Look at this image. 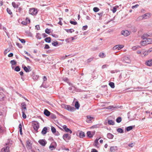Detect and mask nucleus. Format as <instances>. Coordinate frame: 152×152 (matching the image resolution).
I'll list each match as a JSON object with an SVG mask.
<instances>
[{
	"mask_svg": "<svg viewBox=\"0 0 152 152\" xmlns=\"http://www.w3.org/2000/svg\"><path fill=\"white\" fill-rule=\"evenodd\" d=\"M33 126L34 129L37 132L39 128V123L37 121H34L33 123Z\"/></svg>",
	"mask_w": 152,
	"mask_h": 152,
	"instance_id": "obj_1",
	"label": "nucleus"
},
{
	"mask_svg": "<svg viewBox=\"0 0 152 152\" xmlns=\"http://www.w3.org/2000/svg\"><path fill=\"white\" fill-rule=\"evenodd\" d=\"M63 138L65 141L67 142L71 139V135L67 134H65L63 136Z\"/></svg>",
	"mask_w": 152,
	"mask_h": 152,
	"instance_id": "obj_2",
	"label": "nucleus"
},
{
	"mask_svg": "<svg viewBox=\"0 0 152 152\" xmlns=\"http://www.w3.org/2000/svg\"><path fill=\"white\" fill-rule=\"evenodd\" d=\"M37 12V9L34 8L30 9L29 11V14L32 15H36Z\"/></svg>",
	"mask_w": 152,
	"mask_h": 152,
	"instance_id": "obj_3",
	"label": "nucleus"
},
{
	"mask_svg": "<svg viewBox=\"0 0 152 152\" xmlns=\"http://www.w3.org/2000/svg\"><path fill=\"white\" fill-rule=\"evenodd\" d=\"M151 16L150 14L149 13H146L141 16L138 18L140 19H146L150 18Z\"/></svg>",
	"mask_w": 152,
	"mask_h": 152,
	"instance_id": "obj_4",
	"label": "nucleus"
},
{
	"mask_svg": "<svg viewBox=\"0 0 152 152\" xmlns=\"http://www.w3.org/2000/svg\"><path fill=\"white\" fill-rule=\"evenodd\" d=\"M38 142L41 145L43 146H45L47 143L46 141L44 139L39 140Z\"/></svg>",
	"mask_w": 152,
	"mask_h": 152,
	"instance_id": "obj_5",
	"label": "nucleus"
},
{
	"mask_svg": "<svg viewBox=\"0 0 152 152\" xmlns=\"http://www.w3.org/2000/svg\"><path fill=\"white\" fill-rule=\"evenodd\" d=\"M56 143L55 142L52 143L49 147V149L52 151L55 149L56 148Z\"/></svg>",
	"mask_w": 152,
	"mask_h": 152,
	"instance_id": "obj_6",
	"label": "nucleus"
},
{
	"mask_svg": "<svg viewBox=\"0 0 152 152\" xmlns=\"http://www.w3.org/2000/svg\"><path fill=\"white\" fill-rule=\"evenodd\" d=\"M123 61L125 62L128 64L130 63L131 62L130 59L128 57L125 56L124 57Z\"/></svg>",
	"mask_w": 152,
	"mask_h": 152,
	"instance_id": "obj_7",
	"label": "nucleus"
},
{
	"mask_svg": "<svg viewBox=\"0 0 152 152\" xmlns=\"http://www.w3.org/2000/svg\"><path fill=\"white\" fill-rule=\"evenodd\" d=\"M26 104L25 102H23L21 104L22 111H26Z\"/></svg>",
	"mask_w": 152,
	"mask_h": 152,
	"instance_id": "obj_8",
	"label": "nucleus"
},
{
	"mask_svg": "<svg viewBox=\"0 0 152 152\" xmlns=\"http://www.w3.org/2000/svg\"><path fill=\"white\" fill-rule=\"evenodd\" d=\"M121 34L125 36H127L130 34V32L126 30L123 31H121Z\"/></svg>",
	"mask_w": 152,
	"mask_h": 152,
	"instance_id": "obj_9",
	"label": "nucleus"
},
{
	"mask_svg": "<svg viewBox=\"0 0 152 152\" xmlns=\"http://www.w3.org/2000/svg\"><path fill=\"white\" fill-rule=\"evenodd\" d=\"M94 119V118L89 115L87 116L86 122L88 123H91L92 122V120Z\"/></svg>",
	"mask_w": 152,
	"mask_h": 152,
	"instance_id": "obj_10",
	"label": "nucleus"
},
{
	"mask_svg": "<svg viewBox=\"0 0 152 152\" xmlns=\"http://www.w3.org/2000/svg\"><path fill=\"white\" fill-rule=\"evenodd\" d=\"M22 68L26 72H29L30 71L29 69L31 68V67L29 66H28L27 67L25 65H23Z\"/></svg>",
	"mask_w": 152,
	"mask_h": 152,
	"instance_id": "obj_11",
	"label": "nucleus"
},
{
	"mask_svg": "<svg viewBox=\"0 0 152 152\" xmlns=\"http://www.w3.org/2000/svg\"><path fill=\"white\" fill-rule=\"evenodd\" d=\"M62 127L63 129L65 130L66 132H69L70 134H71L72 132L71 130L69 128H67V126L66 125H64Z\"/></svg>",
	"mask_w": 152,
	"mask_h": 152,
	"instance_id": "obj_12",
	"label": "nucleus"
},
{
	"mask_svg": "<svg viewBox=\"0 0 152 152\" xmlns=\"http://www.w3.org/2000/svg\"><path fill=\"white\" fill-rule=\"evenodd\" d=\"M9 148L8 146L4 147L1 149V152H9Z\"/></svg>",
	"mask_w": 152,
	"mask_h": 152,
	"instance_id": "obj_13",
	"label": "nucleus"
},
{
	"mask_svg": "<svg viewBox=\"0 0 152 152\" xmlns=\"http://www.w3.org/2000/svg\"><path fill=\"white\" fill-rule=\"evenodd\" d=\"M27 145L26 147L28 149H31V144L29 140L27 141H26Z\"/></svg>",
	"mask_w": 152,
	"mask_h": 152,
	"instance_id": "obj_14",
	"label": "nucleus"
},
{
	"mask_svg": "<svg viewBox=\"0 0 152 152\" xmlns=\"http://www.w3.org/2000/svg\"><path fill=\"white\" fill-rule=\"evenodd\" d=\"M145 64L148 66H151L152 65V59L146 61Z\"/></svg>",
	"mask_w": 152,
	"mask_h": 152,
	"instance_id": "obj_15",
	"label": "nucleus"
},
{
	"mask_svg": "<svg viewBox=\"0 0 152 152\" xmlns=\"http://www.w3.org/2000/svg\"><path fill=\"white\" fill-rule=\"evenodd\" d=\"M66 109L68 110L71 111H74L75 110V109L74 107H71L70 106H67Z\"/></svg>",
	"mask_w": 152,
	"mask_h": 152,
	"instance_id": "obj_16",
	"label": "nucleus"
},
{
	"mask_svg": "<svg viewBox=\"0 0 152 152\" xmlns=\"http://www.w3.org/2000/svg\"><path fill=\"white\" fill-rule=\"evenodd\" d=\"M117 147L116 146H114L111 147L110 148V150L111 152H114L117 150Z\"/></svg>",
	"mask_w": 152,
	"mask_h": 152,
	"instance_id": "obj_17",
	"label": "nucleus"
},
{
	"mask_svg": "<svg viewBox=\"0 0 152 152\" xmlns=\"http://www.w3.org/2000/svg\"><path fill=\"white\" fill-rule=\"evenodd\" d=\"M44 113L45 115L47 116H49L50 114V113L46 109L44 110Z\"/></svg>",
	"mask_w": 152,
	"mask_h": 152,
	"instance_id": "obj_18",
	"label": "nucleus"
},
{
	"mask_svg": "<svg viewBox=\"0 0 152 152\" xmlns=\"http://www.w3.org/2000/svg\"><path fill=\"white\" fill-rule=\"evenodd\" d=\"M10 63L11 64L12 68V69H14V67L13 66L16 64V61L15 60H11L10 61Z\"/></svg>",
	"mask_w": 152,
	"mask_h": 152,
	"instance_id": "obj_19",
	"label": "nucleus"
},
{
	"mask_svg": "<svg viewBox=\"0 0 152 152\" xmlns=\"http://www.w3.org/2000/svg\"><path fill=\"white\" fill-rule=\"evenodd\" d=\"M149 35L147 34H144L142 37V38L143 39H148Z\"/></svg>",
	"mask_w": 152,
	"mask_h": 152,
	"instance_id": "obj_20",
	"label": "nucleus"
},
{
	"mask_svg": "<svg viewBox=\"0 0 152 152\" xmlns=\"http://www.w3.org/2000/svg\"><path fill=\"white\" fill-rule=\"evenodd\" d=\"M140 44L142 46H145L146 45H148L146 40L141 41L140 42Z\"/></svg>",
	"mask_w": 152,
	"mask_h": 152,
	"instance_id": "obj_21",
	"label": "nucleus"
},
{
	"mask_svg": "<svg viewBox=\"0 0 152 152\" xmlns=\"http://www.w3.org/2000/svg\"><path fill=\"white\" fill-rule=\"evenodd\" d=\"M47 127H44L43 128V129L42 131V134L43 135L47 133Z\"/></svg>",
	"mask_w": 152,
	"mask_h": 152,
	"instance_id": "obj_22",
	"label": "nucleus"
},
{
	"mask_svg": "<svg viewBox=\"0 0 152 152\" xmlns=\"http://www.w3.org/2000/svg\"><path fill=\"white\" fill-rule=\"evenodd\" d=\"M79 136L80 138H83L85 136L84 133L82 131H81L79 133Z\"/></svg>",
	"mask_w": 152,
	"mask_h": 152,
	"instance_id": "obj_23",
	"label": "nucleus"
},
{
	"mask_svg": "<svg viewBox=\"0 0 152 152\" xmlns=\"http://www.w3.org/2000/svg\"><path fill=\"white\" fill-rule=\"evenodd\" d=\"M107 137L110 139H112L114 137V136L112 134L110 133H108L107 135Z\"/></svg>",
	"mask_w": 152,
	"mask_h": 152,
	"instance_id": "obj_24",
	"label": "nucleus"
},
{
	"mask_svg": "<svg viewBox=\"0 0 152 152\" xmlns=\"http://www.w3.org/2000/svg\"><path fill=\"white\" fill-rule=\"evenodd\" d=\"M51 39L50 37H48L45 39V41L46 42L50 43L51 42Z\"/></svg>",
	"mask_w": 152,
	"mask_h": 152,
	"instance_id": "obj_25",
	"label": "nucleus"
},
{
	"mask_svg": "<svg viewBox=\"0 0 152 152\" xmlns=\"http://www.w3.org/2000/svg\"><path fill=\"white\" fill-rule=\"evenodd\" d=\"M148 52L147 51H142L141 56L143 57V56H145L147 55L148 54Z\"/></svg>",
	"mask_w": 152,
	"mask_h": 152,
	"instance_id": "obj_26",
	"label": "nucleus"
},
{
	"mask_svg": "<svg viewBox=\"0 0 152 152\" xmlns=\"http://www.w3.org/2000/svg\"><path fill=\"white\" fill-rule=\"evenodd\" d=\"M148 44L152 43V39L148 38L145 39Z\"/></svg>",
	"mask_w": 152,
	"mask_h": 152,
	"instance_id": "obj_27",
	"label": "nucleus"
},
{
	"mask_svg": "<svg viewBox=\"0 0 152 152\" xmlns=\"http://www.w3.org/2000/svg\"><path fill=\"white\" fill-rule=\"evenodd\" d=\"M134 126H130L127 127L126 128V131H129L131 130L133 128V127H134Z\"/></svg>",
	"mask_w": 152,
	"mask_h": 152,
	"instance_id": "obj_28",
	"label": "nucleus"
},
{
	"mask_svg": "<svg viewBox=\"0 0 152 152\" xmlns=\"http://www.w3.org/2000/svg\"><path fill=\"white\" fill-rule=\"evenodd\" d=\"M65 30L68 33H72L75 31V30L72 29H66Z\"/></svg>",
	"mask_w": 152,
	"mask_h": 152,
	"instance_id": "obj_29",
	"label": "nucleus"
},
{
	"mask_svg": "<svg viewBox=\"0 0 152 152\" xmlns=\"http://www.w3.org/2000/svg\"><path fill=\"white\" fill-rule=\"evenodd\" d=\"M36 37L37 39H41V34L39 33H37V34L36 36Z\"/></svg>",
	"mask_w": 152,
	"mask_h": 152,
	"instance_id": "obj_30",
	"label": "nucleus"
},
{
	"mask_svg": "<svg viewBox=\"0 0 152 152\" xmlns=\"http://www.w3.org/2000/svg\"><path fill=\"white\" fill-rule=\"evenodd\" d=\"M108 123L109 125H113L114 124L115 122L112 120H108Z\"/></svg>",
	"mask_w": 152,
	"mask_h": 152,
	"instance_id": "obj_31",
	"label": "nucleus"
},
{
	"mask_svg": "<svg viewBox=\"0 0 152 152\" xmlns=\"http://www.w3.org/2000/svg\"><path fill=\"white\" fill-rule=\"evenodd\" d=\"M109 85L112 88H114L115 87V84L114 83L111 82L109 83Z\"/></svg>",
	"mask_w": 152,
	"mask_h": 152,
	"instance_id": "obj_32",
	"label": "nucleus"
},
{
	"mask_svg": "<svg viewBox=\"0 0 152 152\" xmlns=\"http://www.w3.org/2000/svg\"><path fill=\"white\" fill-rule=\"evenodd\" d=\"M12 5L13 7L14 8H17L18 7V4H16L15 2H12Z\"/></svg>",
	"mask_w": 152,
	"mask_h": 152,
	"instance_id": "obj_33",
	"label": "nucleus"
},
{
	"mask_svg": "<svg viewBox=\"0 0 152 152\" xmlns=\"http://www.w3.org/2000/svg\"><path fill=\"white\" fill-rule=\"evenodd\" d=\"M99 138L98 139H96V140H95L94 141V143H95V145L94 146L96 147H99L98 146V140L99 139Z\"/></svg>",
	"mask_w": 152,
	"mask_h": 152,
	"instance_id": "obj_34",
	"label": "nucleus"
},
{
	"mask_svg": "<svg viewBox=\"0 0 152 152\" xmlns=\"http://www.w3.org/2000/svg\"><path fill=\"white\" fill-rule=\"evenodd\" d=\"M117 132L120 133H123L124 131L123 129L121 128H118L117 130Z\"/></svg>",
	"mask_w": 152,
	"mask_h": 152,
	"instance_id": "obj_35",
	"label": "nucleus"
},
{
	"mask_svg": "<svg viewBox=\"0 0 152 152\" xmlns=\"http://www.w3.org/2000/svg\"><path fill=\"white\" fill-rule=\"evenodd\" d=\"M88 136L89 137H92L93 136V134H92L90 131H88L87 132Z\"/></svg>",
	"mask_w": 152,
	"mask_h": 152,
	"instance_id": "obj_36",
	"label": "nucleus"
},
{
	"mask_svg": "<svg viewBox=\"0 0 152 152\" xmlns=\"http://www.w3.org/2000/svg\"><path fill=\"white\" fill-rule=\"evenodd\" d=\"M99 56L102 58H103L105 56V54L103 53H100L99 54Z\"/></svg>",
	"mask_w": 152,
	"mask_h": 152,
	"instance_id": "obj_37",
	"label": "nucleus"
},
{
	"mask_svg": "<svg viewBox=\"0 0 152 152\" xmlns=\"http://www.w3.org/2000/svg\"><path fill=\"white\" fill-rule=\"evenodd\" d=\"M52 45L54 46H57L58 45V42L57 41H53L52 43Z\"/></svg>",
	"mask_w": 152,
	"mask_h": 152,
	"instance_id": "obj_38",
	"label": "nucleus"
},
{
	"mask_svg": "<svg viewBox=\"0 0 152 152\" xmlns=\"http://www.w3.org/2000/svg\"><path fill=\"white\" fill-rule=\"evenodd\" d=\"M140 48V47L139 46L137 45V46L133 47L132 48V49L133 50H135Z\"/></svg>",
	"mask_w": 152,
	"mask_h": 152,
	"instance_id": "obj_39",
	"label": "nucleus"
},
{
	"mask_svg": "<svg viewBox=\"0 0 152 152\" xmlns=\"http://www.w3.org/2000/svg\"><path fill=\"white\" fill-rule=\"evenodd\" d=\"M75 107L77 109H78L80 107V104L78 102H75Z\"/></svg>",
	"mask_w": 152,
	"mask_h": 152,
	"instance_id": "obj_40",
	"label": "nucleus"
},
{
	"mask_svg": "<svg viewBox=\"0 0 152 152\" xmlns=\"http://www.w3.org/2000/svg\"><path fill=\"white\" fill-rule=\"evenodd\" d=\"M50 117L54 119H56V115L55 114H54L53 113L50 114Z\"/></svg>",
	"mask_w": 152,
	"mask_h": 152,
	"instance_id": "obj_41",
	"label": "nucleus"
},
{
	"mask_svg": "<svg viewBox=\"0 0 152 152\" xmlns=\"http://www.w3.org/2000/svg\"><path fill=\"white\" fill-rule=\"evenodd\" d=\"M121 117H118L116 119V121L118 123H120L121 121Z\"/></svg>",
	"mask_w": 152,
	"mask_h": 152,
	"instance_id": "obj_42",
	"label": "nucleus"
},
{
	"mask_svg": "<svg viewBox=\"0 0 152 152\" xmlns=\"http://www.w3.org/2000/svg\"><path fill=\"white\" fill-rule=\"evenodd\" d=\"M26 111H22V117L24 119H25L26 117V115L25 114V113Z\"/></svg>",
	"mask_w": 152,
	"mask_h": 152,
	"instance_id": "obj_43",
	"label": "nucleus"
},
{
	"mask_svg": "<svg viewBox=\"0 0 152 152\" xmlns=\"http://www.w3.org/2000/svg\"><path fill=\"white\" fill-rule=\"evenodd\" d=\"M51 130L53 133L56 132V129L53 126H51Z\"/></svg>",
	"mask_w": 152,
	"mask_h": 152,
	"instance_id": "obj_44",
	"label": "nucleus"
},
{
	"mask_svg": "<svg viewBox=\"0 0 152 152\" xmlns=\"http://www.w3.org/2000/svg\"><path fill=\"white\" fill-rule=\"evenodd\" d=\"M4 96V95L2 93H0V100H3Z\"/></svg>",
	"mask_w": 152,
	"mask_h": 152,
	"instance_id": "obj_45",
	"label": "nucleus"
},
{
	"mask_svg": "<svg viewBox=\"0 0 152 152\" xmlns=\"http://www.w3.org/2000/svg\"><path fill=\"white\" fill-rule=\"evenodd\" d=\"M33 78L34 80H37L39 78V76L36 75H34L33 76Z\"/></svg>",
	"mask_w": 152,
	"mask_h": 152,
	"instance_id": "obj_46",
	"label": "nucleus"
},
{
	"mask_svg": "<svg viewBox=\"0 0 152 152\" xmlns=\"http://www.w3.org/2000/svg\"><path fill=\"white\" fill-rule=\"evenodd\" d=\"M99 10V8L97 7H94L93 8V11L95 12H97Z\"/></svg>",
	"mask_w": 152,
	"mask_h": 152,
	"instance_id": "obj_47",
	"label": "nucleus"
},
{
	"mask_svg": "<svg viewBox=\"0 0 152 152\" xmlns=\"http://www.w3.org/2000/svg\"><path fill=\"white\" fill-rule=\"evenodd\" d=\"M45 32L46 33L49 34L51 32L50 30V29H48V28H47L45 30Z\"/></svg>",
	"mask_w": 152,
	"mask_h": 152,
	"instance_id": "obj_48",
	"label": "nucleus"
},
{
	"mask_svg": "<svg viewBox=\"0 0 152 152\" xmlns=\"http://www.w3.org/2000/svg\"><path fill=\"white\" fill-rule=\"evenodd\" d=\"M7 10L8 13H9L10 15H11L12 14V12L9 8H7Z\"/></svg>",
	"mask_w": 152,
	"mask_h": 152,
	"instance_id": "obj_49",
	"label": "nucleus"
},
{
	"mask_svg": "<svg viewBox=\"0 0 152 152\" xmlns=\"http://www.w3.org/2000/svg\"><path fill=\"white\" fill-rule=\"evenodd\" d=\"M15 70L17 72H18L20 71V68L19 66H17L15 68Z\"/></svg>",
	"mask_w": 152,
	"mask_h": 152,
	"instance_id": "obj_50",
	"label": "nucleus"
},
{
	"mask_svg": "<svg viewBox=\"0 0 152 152\" xmlns=\"http://www.w3.org/2000/svg\"><path fill=\"white\" fill-rule=\"evenodd\" d=\"M124 47V45H119L118 47V50H120Z\"/></svg>",
	"mask_w": 152,
	"mask_h": 152,
	"instance_id": "obj_51",
	"label": "nucleus"
},
{
	"mask_svg": "<svg viewBox=\"0 0 152 152\" xmlns=\"http://www.w3.org/2000/svg\"><path fill=\"white\" fill-rule=\"evenodd\" d=\"M70 23L72 24L76 25L77 24V23L76 21H73L71 20L70 21Z\"/></svg>",
	"mask_w": 152,
	"mask_h": 152,
	"instance_id": "obj_52",
	"label": "nucleus"
},
{
	"mask_svg": "<svg viewBox=\"0 0 152 152\" xmlns=\"http://www.w3.org/2000/svg\"><path fill=\"white\" fill-rule=\"evenodd\" d=\"M19 40L21 42V43H25V42H26V41L24 39L19 38Z\"/></svg>",
	"mask_w": 152,
	"mask_h": 152,
	"instance_id": "obj_53",
	"label": "nucleus"
},
{
	"mask_svg": "<svg viewBox=\"0 0 152 152\" xmlns=\"http://www.w3.org/2000/svg\"><path fill=\"white\" fill-rule=\"evenodd\" d=\"M69 55H66L65 56H61V59H62V60H64V59H65L66 57L69 56Z\"/></svg>",
	"mask_w": 152,
	"mask_h": 152,
	"instance_id": "obj_54",
	"label": "nucleus"
},
{
	"mask_svg": "<svg viewBox=\"0 0 152 152\" xmlns=\"http://www.w3.org/2000/svg\"><path fill=\"white\" fill-rule=\"evenodd\" d=\"M21 23L24 25H26L28 23V22H26V21L25 20L23 21Z\"/></svg>",
	"mask_w": 152,
	"mask_h": 152,
	"instance_id": "obj_55",
	"label": "nucleus"
},
{
	"mask_svg": "<svg viewBox=\"0 0 152 152\" xmlns=\"http://www.w3.org/2000/svg\"><path fill=\"white\" fill-rule=\"evenodd\" d=\"M116 8H117L115 7H113L112 11L113 13L115 12H116L117 10Z\"/></svg>",
	"mask_w": 152,
	"mask_h": 152,
	"instance_id": "obj_56",
	"label": "nucleus"
},
{
	"mask_svg": "<svg viewBox=\"0 0 152 152\" xmlns=\"http://www.w3.org/2000/svg\"><path fill=\"white\" fill-rule=\"evenodd\" d=\"M49 48H50V47L48 45H47V44L45 45V46L44 47V48L45 49H49Z\"/></svg>",
	"mask_w": 152,
	"mask_h": 152,
	"instance_id": "obj_57",
	"label": "nucleus"
},
{
	"mask_svg": "<svg viewBox=\"0 0 152 152\" xmlns=\"http://www.w3.org/2000/svg\"><path fill=\"white\" fill-rule=\"evenodd\" d=\"M88 28L87 25H86L83 26L82 28V29L83 30H86Z\"/></svg>",
	"mask_w": 152,
	"mask_h": 152,
	"instance_id": "obj_58",
	"label": "nucleus"
},
{
	"mask_svg": "<svg viewBox=\"0 0 152 152\" xmlns=\"http://www.w3.org/2000/svg\"><path fill=\"white\" fill-rule=\"evenodd\" d=\"M139 6V5L138 4H136V5L134 6H133L132 7V8L133 9H134L135 8H137Z\"/></svg>",
	"mask_w": 152,
	"mask_h": 152,
	"instance_id": "obj_59",
	"label": "nucleus"
},
{
	"mask_svg": "<svg viewBox=\"0 0 152 152\" xmlns=\"http://www.w3.org/2000/svg\"><path fill=\"white\" fill-rule=\"evenodd\" d=\"M10 50H9L7 49H6L4 52V55H6L7 53L8 52H9Z\"/></svg>",
	"mask_w": 152,
	"mask_h": 152,
	"instance_id": "obj_60",
	"label": "nucleus"
},
{
	"mask_svg": "<svg viewBox=\"0 0 152 152\" xmlns=\"http://www.w3.org/2000/svg\"><path fill=\"white\" fill-rule=\"evenodd\" d=\"M93 60V58H90L88 59L87 60L88 62H89Z\"/></svg>",
	"mask_w": 152,
	"mask_h": 152,
	"instance_id": "obj_61",
	"label": "nucleus"
},
{
	"mask_svg": "<svg viewBox=\"0 0 152 152\" xmlns=\"http://www.w3.org/2000/svg\"><path fill=\"white\" fill-rule=\"evenodd\" d=\"M35 28L37 30H39L40 29V27L39 25H37L35 26Z\"/></svg>",
	"mask_w": 152,
	"mask_h": 152,
	"instance_id": "obj_62",
	"label": "nucleus"
},
{
	"mask_svg": "<svg viewBox=\"0 0 152 152\" xmlns=\"http://www.w3.org/2000/svg\"><path fill=\"white\" fill-rule=\"evenodd\" d=\"M91 152H97V151L95 149H92L91 150Z\"/></svg>",
	"mask_w": 152,
	"mask_h": 152,
	"instance_id": "obj_63",
	"label": "nucleus"
},
{
	"mask_svg": "<svg viewBox=\"0 0 152 152\" xmlns=\"http://www.w3.org/2000/svg\"><path fill=\"white\" fill-rule=\"evenodd\" d=\"M148 53H149L150 52H152V48H150L148 50H147Z\"/></svg>",
	"mask_w": 152,
	"mask_h": 152,
	"instance_id": "obj_64",
	"label": "nucleus"
}]
</instances>
